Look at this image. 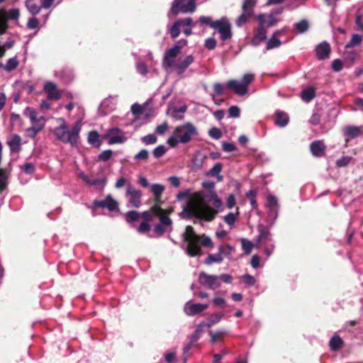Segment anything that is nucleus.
<instances>
[{
  "mask_svg": "<svg viewBox=\"0 0 363 363\" xmlns=\"http://www.w3.org/2000/svg\"><path fill=\"white\" fill-rule=\"evenodd\" d=\"M208 197L215 208L206 202L202 193L195 192L189 197L179 216L184 220L196 218L206 222L213 220L218 213L217 209L221 208L223 203L214 190L209 192Z\"/></svg>",
  "mask_w": 363,
  "mask_h": 363,
  "instance_id": "f257e3e1",
  "label": "nucleus"
},
{
  "mask_svg": "<svg viewBox=\"0 0 363 363\" xmlns=\"http://www.w3.org/2000/svg\"><path fill=\"white\" fill-rule=\"evenodd\" d=\"M183 240L186 244L185 252L191 257H199L203 255L201 246L213 247L211 239L203 234L199 235L191 225H187L183 234Z\"/></svg>",
  "mask_w": 363,
  "mask_h": 363,
  "instance_id": "f03ea898",
  "label": "nucleus"
},
{
  "mask_svg": "<svg viewBox=\"0 0 363 363\" xmlns=\"http://www.w3.org/2000/svg\"><path fill=\"white\" fill-rule=\"evenodd\" d=\"M198 135L196 126L190 122L177 125L167 140V143L172 147H176L179 143L186 144Z\"/></svg>",
  "mask_w": 363,
  "mask_h": 363,
  "instance_id": "7ed1b4c3",
  "label": "nucleus"
},
{
  "mask_svg": "<svg viewBox=\"0 0 363 363\" xmlns=\"http://www.w3.org/2000/svg\"><path fill=\"white\" fill-rule=\"evenodd\" d=\"M60 125L54 130L57 138L65 143L74 146L77 143L82 124L80 121L76 122L72 129L69 131L67 124L62 118H60Z\"/></svg>",
  "mask_w": 363,
  "mask_h": 363,
  "instance_id": "20e7f679",
  "label": "nucleus"
},
{
  "mask_svg": "<svg viewBox=\"0 0 363 363\" xmlns=\"http://www.w3.org/2000/svg\"><path fill=\"white\" fill-rule=\"evenodd\" d=\"M199 23L201 25H208L211 28L217 30L220 34V38L223 41L232 38L231 26L226 18L213 21L210 16H201L199 19Z\"/></svg>",
  "mask_w": 363,
  "mask_h": 363,
  "instance_id": "39448f33",
  "label": "nucleus"
},
{
  "mask_svg": "<svg viewBox=\"0 0 363 363\" xmlns=\"http://www.w3.org/2000/svg\"><path fill=\"white\" fill-rule=\"evenodd\" d=\"M23 115L30 119L33 125L26 130V135L28 137L34 138L44 127V117L39 116L37 111L31 107H26L23 111Z\"/></svg>",
  "mask_w": 363,
  "mask_h": 363,
  "instance_id": "423d86ee",
  "label": "nucleus"
},
{
  "mask_svg": "<svg viewBox=\"0 0 363 363\" xmlns=\"http://www.w3.org/2000/svg\"><path fill=\"white\" fill-rule=\"evenodd\" d=\"M196 0H174L170 12L174 16L179 13H192L196 11Z\"/></svg>",
  "mask_w": 363,
  "mask_h": 363,
  "instance_id": "0eeeda50",
  "label": "nucleus"
},
{
  "mask_svg": "<svg viewBox=\"0 0 363 363\" xmlns=\"http://www.w3.org/2000/svg\"><path fill=\"white\" fill-rule=\"evenodd\" d=\"M256 5L255 0H245L242 6V13L236 20V25L238 26H241L247 22L255 14L254 9Z\"/></svg>",
  "mask_w": 363,
  "mask_h": 363,
  "instance_id": "6e6552de",
  "label": "nucleus"
},
{
  "mask_svg": "<svg viewBox=\"0 0 363 363\" xmlns=\"http://www.w3.org/2000/svg\"><path fill=\"white\" fill-rule=\"evenodd\" d=\"M198 281L202 286L212 290H215L220 286L218 276L208 274L204 272H200Z\"/></svg>",
  "mask_w": 363,
  "mask_h": 363,
  "instance_id": "1a4fd4ad",
  "label": "nucleus"
},
{
  "mask_svg": "<svg viewBox=\"0 0 363 363\" xmlns=\"http://www.w3.org/2000/svg\"><path fill=\"white\" fill-rule=\"evenodd\" d=\"M194 26L193 20L191 17L180 18L175 21L169 30V34L172 39L177 38L180 34V28L182 26L192 27Z\"/></svg>",
  "mask_w": 363,
  "mask_h": 363,
  "instance_id": "9d476101",
  "label": "nucleus"
},
{
  "mask_svg": "<svg viewBox=\"0 0 363 363\" xmlns=\"http://www.w3.org/2000/svg\"><path fill=\"white\" fill-rule=\"evenodd\" d=\"M125 196L130 197L129 203L132 206L139 208L141 206L142 191L130 184L127 186Z\"/></svg>",
  "mask_w": 363,
  "mask_h": 363,
  "instance_id": "9b49d317",
  "label": "nucleus"
},
{
  "mask_svg": "<svg viewBox=\"0 0 363 363\" xmlns=\"http://www.w3.org/2000/svg\"><path fill=\"white\" fill-rule=\"evenodd\" d=\"M93 206L94 208H106L110 211L118 210V203L111 194L107 195L104 200L94 201Z\"/></svg>",
  "mask_w": 363,
  "mask_h": 363,
  "instance_id": "f8f14e48",
  "label": "nucleus"
},
{
  "mask_svg": "<svg viewBox=\"0 0 363 363\" xmlns=\"http://www.w3.org/2000/svg\"><path fill=\"white\" fill-rule=\"evenodd\" d=\"M160 223L154 228L155 235L157 238L162 237L167 230V227L172 228V220L169 217L160 216Z\"/></svg>",
  "mask_w": 363,
  "mask_h": 363,
  "instance_id": "ddd939ff",
  "label": "nucleus"
},
{
  "mask_svg": "<svg viewBox=\"0 0 363 363\" xmlns=\"http://www.w3.org/2000/svg\"><path fill=\"white\" fill-rule=\"evenodd\" d=\"M62 90L58 89L55 83L47 82V100L58 101L62 98Z\"/></svg>",
  "mask_w": 363,
  "mask_h": 363,
  "instance_id": "4468645a",
  "label": "nucleus"
},
{
  "mask_svg": "<svg viewBox=\"0 0 363 363\" xmlns=\"http://www.w3.org/2000/svg\"><path fill=\"white\" fill-rule=\"evenodd\" d=\"M120 129L118 128H111L108 133L104 136V138H108V144L123 143L125 140L123 135H119Z\"/></svg>",
  "mask_w": 363,
  "mask_h": 363,
  "instance_id": "2eb2a0df",
  "label": "nucleus"
},
{
  "mask_svg": "<svg viewBox=\"0 0 363 363\" xmlns=\"http://www.w3.org/2000/svg\"><path fill=\"white\" fill-rule=\"evenodd\" d=\"M208 307L206 304L202 303H191V302H187L185 305L184 311L186 315H195L201 313Z\"/></svg>",
  "mask_w": 363,
  "mask_h": 363,
  "instance_id": "dca6fc26",
  "label": "nucleus"
},
{
  "mask_svg": "<svg viewBox=\"0 0 363 363\" xmlns=\"http://www.w3.org/2000/svg\"><path fill=\"white\" fill-rule=\"evenodd\" d=\"M226 87L238 96H244L248 91V89L245 85L234 79L229 80L226 84Z\"/></svg>",
  "mask_w": 363,
  "mask_h": 363,
  "instance_id": "f3484780",
  "label": "nucleus"
},
{
  "mask_svg": "<svg viewBox=\"0 0 363 363\" xmlns=\"http://www.w3.org/2000/svg\"><path fill=\"white\" fill-rule=\"evenodd\" d=\"M194 57L189 55L184 59H179L175 64V69L179 74H183L186 69L194 62Z\"/></svg>",
  "mask_w": 363,
  "mask_h": 363,
  "instance_id": "a211bd4d",
  "label": "nucleus"
},
{
  "mask_svg": "<svg viewBox=\"0 0 363 363\" xmlns=\"http://www.w3.org/2000/svg\"><path fill=\"white\" fill-rule=\"evenodd\" d=\"M326 146L321 140H315L310 145V150L312 155L317 157H323L325 155Z\"/></svg>",
  "mask_w": 363,
  "mask_h": 363,
  "instance_id": "6ab92c4d",
  "label": "nucleus"
},
{
  "mask_svg": "<svg viewBox=\"0 0 363 363\" xmlns=\"http://www.w3.org/2000/svg\"><path fill=\"white\" fill-rule=\"evenodd\" d=\"M363 131V127L359 126H347L344 129V135L345 138V143H347L350 140L354 139L359 136Z\"/></svg>",
  "mask_w": 363,
  "mask_h": 363,
  "instance_id": "aec40b11",
  "label": "nucleus"
},
{
  "mask_svg": "<svg viewBox=\"0 0 363 363\" xmlns=\"http://www.w3.org/2000/svg\"><path fill=\"white\" fill-rule=\"evenodd\" d=\"M315 51L318 60H323L327 59L329 57L331 52L330 45L325 41L322 42L316 47Z\"/></svg>",
  "mask_w": 363,
  "mask_h": 363,
  "instance_id": "412c9836",
  "label": "nucleus"
},
{
  "mask_svg": "<svg viewBox=\"0 0 363 363\" xmlns=\"http://www.w3.org/2000/svg\"><path fill=\"white\" fill-rule=\"evenodd\" d=\"M187 44V40L182 39L179 40L172 48L166 50L164 55L171 58H175L181 52V50Z\"/></svg>",
  "mask_w": 363,
  "mask_h": 363,
  "instance_id": "4be33fe9",
  "label": "nucleus"
},
{
  "mask_svg": "<svg viewBox=\"0 0 363 363\" xmlns=\"http://www.w3.org/2000/svg\"><path fill=\"white\" fill-rule=\"evenodd\" d=\"M267 30L263 25H259L253 38L252 39V45L257 46L261 42L264 41L267 38Z\"/></svg>",
  "mask_w": 363,
  "mask_h": 363,
  "instance_id": "5701e85b",
  "label": "nucleus"
},
{
  "mask_svg": "<svg viewBox=\"0 0 363 363\" xmlns=\"http://www.w3.org/2000/svg\"><path fill=\"white\" fill-rule=\"evenodd\" d=\"M258 231L259 234L257 238V242L263 243L272 240V235L269 227L260 225L258 226Z\"/></svg>",
  "mask_w": 363,
  "mask_h": 363,
  "instance_id": "b1692460",
  "label": "nucleus"
},
{
  "mask_svg": "<svg viewBox=\"0 0 363 363\" xmlns=\"http://www.w3.org/2000/svg\"><path fill=\"white\" fill-rule=\"evenodd\" d=\"M7 145L11 152L18 153L21 150V138L18 135H13L8 141Z\"/></svg>",
  "mask_w": 363,
  "mask_h": 363,
  "instance_id": "393cba45",
  "label": "nucleus"
},
{
  "mask_svg": "<svg viewBox=\"0 0 363 363\" xmlns=\"http://www.w3.org/2000/svg\"><path fill=\"white\" fill-rule=\"evenodd\" d=\"M174 211V208L173 206H170L166 209H163L160 204L155 203L152 206V211L157 217L160 218V216H166L169 217Z\"/></svg>",
  "mask_w": 363,
  "mask_h": 363,
  "instance_id": "a878e982",
  "label": "nucleus"
},
{
  "mask_svg": "<svg viewBox=\"0 0 363 363\" xmlns=\"http://www.w3.org/2000/svg\"><path fill=\"white\" fill-rule=\"evenodd\" d=\"M41 5L38 6L34 3V0H26V6L30 13L35 15L39 13L40 8L45 6V0H40Z\"/></svg>",
  "mask_w": 363,
  "mask_h": 363,
  "instance_id": "bb28decb",
  "label": "nucleus"
},
{
  "mask_svg": "<svg viewBox=\"0 0 363 363\" xmlns=\"http://www.w3.org/2000/svg\"><path fill=\"white\" fill-rule=\"evenodd\" d=\"M289 117L286 113L281 111L276 113V118L274 123L280 127H285L289 123Z\"/></svg>",
  "mask_w": 363,
  "mask_h": 363,
  "instance_id": "cd10ccee",
  "label": "nucleus"
},
{
  "mask_svg": "<svg viewBox=\"0 0 363 363\" xmlns=\"http://www.w3.org/2000/svg\"><path fill=\"white\" fill-rule=\"evenodd\" d=\"M330 347L333 351H337L342 348L343 345V340L338 335H334L330 340Z\"/></svg>",
  "mask_w": 363,
  "mask_h": 363,
  "instance_id": "c85d7f7f",
  "label": "nucleus"
},
{
  "mask_svg": "<svg viewBox=\"0 0 363 363\" xmlns=\"http://www.w3.org/2000/svg\"><path fill=\"white\" fill-rule=\"evenodd\" d=\"M358 57L359 54L354 50H345L344 52V60L349 63V66L352 65Z\"/></svg>",
  "mask_w": 363,
  "mask_h": 363,
  "instance_id": "c756f323",
  "label": "nucleus"
},
{
  "mask_svg": "<svg viewBox=\"0 0 363 363\" xmlns=\"http://www.w3.org/2000/svg\"><path fill=\"white\" fill-rule=\"evenodd\" d=\"M88 142L90 145L99 147L101 145V141L99 139V134L98 132L93 130L89 133Z\"/></svg>",
  "mask_w": 363,
  "mask_h": 363,
  "instance_id": "7c9ffc66",
  "label": "nucleus"
},
{
  "mask_svg": "<svg viewBox=\"0 0 363 363\" xmlns=\"http://www.w3.org/2000/svg\"><path fill=\"white\" fill-rule=\"evenodd\" d=\"M315 96V89L313 87H308L301 91V96L303 101L306 102L311 101Z\"/></svg>",
  "mask_w": 363,
  "mask_h": 363,
  "instance_id": "2f4dec72",
  "label": "nucleus"
},
{
  "mask_svg": "<svg viewBox=\"0 0 363 363\" xmlns=\"http://www.w3.org/2000/svg\"><path fill=\"white\" fill-rule=\"evenodd\" d=\"M223 168V164L220 162L216 163L207 173L208 176L217 177L218 181L223 180V177L219 175Z\"/></svg>",
  "mask_w": 363,
  "mask_h": 363,
  "instance_id": "473e14b6",
  "label": "nucleus"
},
{
  "mask_svg": "<svg viewBox=\"0 0 363 363\" xmlns=\"http://www.w3.org/2000/svg\"><path fill=\"white\" fill-rule=\"evenodd\" d=\"M363 38L359 34H353L350 40L346 44L345 48L349 49L355 46H358L361 44Z\"/></svg>",
  "mask_w": 363,
  "mask_h": 363,
  "instance_id": "72a5a7b5",
  "label": "nucleus"
},
{
  "mask_svg": "<svg viewBox=\"0 0 363 363\" xmlns=\"http://www.w3.org/2000/svg\"><path fill=\"white\" fill-rule=\"evenodd\" d=\"M223 313H214L209 316L208 322L205 323L204 325L207 328H210L214 324L218 323L223 318Z\"/></svg>",
  "mask_w": 363,
  "mask_h": 363,
  "instance_id": "f704fd0d",
  "label": "nucleus"
},
{
  "mask_svg": "<svg viewBox=\"0 0 363 363\" xmlns=\"http://www.w3.org/2000/svg\"><path fill=\"white\" fill-rule=\"evenodd\" d=\"M223 259V256H221L220 253L218 252L216 254L208 255L204 261V264L210 265L213 262H221Z\"/></svg>",
  "mask_w": 363,
  "mask_h": 363,
  "instance_id": "c9c22d12",
  "label": "nucleus"
},
{
  "mask_svg": "<svg viewBox=\"0 0 363 363\" xmlns=\"http://www.w3.org/2000/svg\"><path fill=\"white\" fill-rule=\"evenodd\" d=\"M18 66V61L16 57H12L8 60L6 64L4 67V69L8 72L14 70Z\"/></svg>",
  "mask_w": 363,
  "mask_h": 363,
  "instance_id": "e433bc0d",
  "label": "nucleus"
},
{
  "mask_svg": "<svg viewBox=\"0 0 363 363\" xmlns=\"http://www.w3.org/2000/svg\"><path fill=\"white\" fill-rule=\"evenodd\" d=\"M140 218V213L136 211H129L125 214V219L127 223L137 221Z\"/></svg>",
  "mask_w": 363,
  "mask_h": 363,
  "instance_id": "4c0bfd02",
  "label": "nucleus"
},
{
  "mask_svg": "<svg viewBox=\"0 0 363 363\" xmlns=\"http://www.w3.org/2000/svg\"><path fill=\"white\" fill-rule=\"evenodd\" d=\"M281 43L280 40H279L276 36L272 35L268 40L267 45H266V50H269L273 48H278L281 45Z\"/></svg>",
  "mask_w": 363,
  "mask_h": 363,
  "instance_id": "58836bf2",
  "label": "nucleus"
},
{
  "mask_svg": "<svg viewBox=\"0 0 363 363\" xmlns=\"http://www.w3.org/2000/svg\"><path fill=\"white\" fill-rule=\"evenodd\" d=\"M206 328L204 325V322L201 323L196 326V328L191 337L192 342H196L201 336L202 333L204 331V328Z\"/></svg>",
  "mask_w": 363,
  "mask_h": 363,
  "instance_id": "ea45409f",
  "label": "nucleus"
},
{
  "mask_svg": "<svg viewBox=\"0 0 363 363\" xmlns=\"http://www.w3.org/2000/svg\"><path fill=\"white\" fill-rule=\"evenodd\" d=\"M309 28L308 23L306 20L303 19L295 24V28L299 33L306 32Z\"/></svg>",
  "mask_w": 363,
  "mask_h": 363,
  "instance_id": "a19ab883",
  "label": "nucleus"
},
{
  "mask_svg": "<svg viewBox=\"0 0 363 363\" xmlns=\"http://www.w3.org/2000/svg\"><path fill=\"white\" fill-rule=\"evenodd\" d=\"M267 205L271 211H276L278 206L277 199L273 195L267 196Z\"/></svg>",
  "mask_w": 363,
  "mask_h": 363,
  "instance_id": "79ce46f5",
  "label": "nucleus"
},
{
  "mask_svg": "<svg viewBox=\"0 0 363 363\" xmlns=\"http://www.w3.org/2000/svg\"><path fill=\"white\" fill-rule=\"evenodd\" d=\"M242 248L245 252V254L250 255L252 249V243L250 240L242 238L241 239Z\"/></svg>",
  "mask_w": 363,
  "mask_h": 363,
  "instance_id": "37998d69",
  "label": "nucleus"
},
{
  "mask_svg": "<svg viewBox=\"0 0 363 363\" xmlns=\"http://www.w3.org/2000/svg\"><path fill=\"white\" fill-rule=\"evenodd\" d=\"M167 152V148L164 145H160L155 147L152 152L153 156L158 159L162 157Z\"/></svg>",
  "mask_w": 363,
  "mask_h": 363,
  "instance_id": "c03bdc74",
  "label": "nucleus"
},
{
  "mask_svg": "<svg viewBox=\"0 0 363 363\" xmlns=\"http://www.w3.org/2000/svg\"><path fill=\"white\" fill-rule=\"evenodd\" d=\"M233 250V247L228 244L225 246H220L218 248V251L220 253L221 256L223 255L226 257H230Z\"/></svg>",
  "mask_w": 363,
  "mask_h": 363,
  "instance_id": "a18cd8bd",
  "label": "nucleus"
},
{
  "mask_svg": "<svg viewBox=\"0 0 363 363\" xmlns=\"http://www.w3.org/2000/svg\"><path fill=\"white\" fill-rule=\"evenodd\" d=\"M151 190L154 196H162L163 191H164V186L162 184H154L151 186Z\"/></svg>",
  "mask_w": 363,
  "mask_h": 363,
  "instance_id": "49530a36",
  "label": "nucleus"
},
{
  "mask_svg": "<svg viewBox=\"0 0 363 363\" xmlns=\"http://www.w3.org/2000/svg\"><path fill=\"white\" fill-rule=\"evenodd\" d=\"M155 214L152 211V206L149 211H145L140 213V216L144 220V222H150L153 220Z\"/></svg>",
  "mask_w": 363,
  "mask_h": 363,
  "instance_id": "de8ad7c7",
  "label": "nucleus"
},
{
  "mask_svg": "<svg viewBox=\"0 0 363 363\" xmlns=\"http://www.w3.org/2000/svg\"><path fill=\"white\" fill-rule=\"evenodd\" d=\"M145 108L139 104H134L131 106V111L135 117H138L144 111Z\"/></svg>",
  "mask_w": 363,
  "mask_h": 363,
  "instance_id": "09e8293b",
  "label": "nucleus"
},
{
  "mask_svg": "<svg viewBox=\"0 0 363 363\" xmlns=\"http://www.w3.org/2000/svg\"><path fill=\"white\" fill-rule=\"evenodd\" d=\"M149 157V152L147 150L143 149L134 156V159L138 161H146Z\"/></svg>",
  "mask_w": 363,
  "mask_h": 363,
  "instance_id": "8fccbe9b",
  "label": "nucleus"
},
{
  "mask_svg": "<svg viewBox=\"0 0 363 363\" xmlns=\"http://www.w3.org/2000/svg\"><path fill=\"white\" fill-rule=\"evenodd\" d=\"M255 75L253 74H245L241 80V83L248 89V86L254 81Z\"/></svg>",
  "mask_w": 363,
  "mask_h": 363,
  "instance_id": "3c124183",
  "label": "nucleus"
},
{
  "mask_svg": "<svg viewBox=\"0 0 363 363\" xmlns=\"http://www.w3.org/2000/svg\"><path fill=\"white\" fill-rule=\"evenodd\" d=\"M112 155H113L112 150H104L101 154L99 155L98 160L106 162L111 159Z\"/></svg>",
  "mask_w": 363,
  "mask_h": 363,
  "instance_id": "603ef678",
  "label": "nucleus"
},
{
  "mask_svg": "<svg viewBox=\"0 0 363 363\" xmlns=\"http://www.w3.org/2000/svg\"><path fill=\"white\" fill-rule=\"evenodd\" d=\"M225 335V333L223 331H217L216 333L210 332L211 335V341L213 343H215L217 340H220Z\"/></svg>",
  "mask_w": 363,
  "mask_h": 363,
  "instance_id": "864d4df0",
  "label": "nucleus"
},
{
  "mask_svg": "<svg viewBox=\"0 0 363 363\" xmlns=\"http://www.w3.org/2000/svg\"><path fill=\"white\" fill-rule=\"evenodd\" d=\"M352 160L350 157H342L336 161V166L338 167H344L349 164Z\"/></svg>",
  "mask_w": 363,
  "mask_h": 363,
  "instance_id": "5fc2aeb1",
  "label": "nucleus"
},
{
  "mask_svg": "<svg viewBox=\"0 0 363 363\" xmlns=\"http://www.w3.org/2000/svg\"><path fill=\"white\" fill-rule=\"evenodd\" d=\"M208 135L212 138L216 139V140L220 139L222 136L220 130L216 127L212 128L209 130Z\"/></svg>",
  "mask_w": 363,
  "mask_h": 363,
  "instance_id": "6e6d98bb",
  "label": "nucleus"
},
{
  "mask_svg": "<svg viewBox=\"0 0 363 363\" xmlns=\"http://www.w3.org/2000/svg\"><path fill=\"white\" fill-rule=\"evenodd\" d=\"M217 45V42L214 38H208L205 40L204 46L206 49L213 50Z\"/></svg>",
  "mask_w": 363,
  "mask_h": 363,
  "instance_id": "4d7b16f0",
  "label": "nucleus"
},
{
  "mask_svg": "<svg viewBox=\"0 0 363 363\" xmlns=\"http://www.w3.org/2000/svg\"><path fill=\"white\" fill-rule=\"evenodd\" d=\"M142 141L146 145L155 144L157 137L153 134H149L142 138Z\"/></svg>",
  "mask_w": 363,
  "mask_h": 363,
  "instance_id": "13d9d810",
  "label": "nucleus"
},
{
  "mask_svg": "<svg viewBox=\"0 0 363 363\" xmlns=\"http://www.w3.org/2000/svg\"><path fill=\"white\" fill-rule=\"evenodd\" d=\"M173 59L174 58H171V57L164 55L163 61H162L163 67L165 68H169V67H175L176 63L174 62Z\"/></svg>",
  "mask_w": 363,
  "mask_h": 363,
  "instance_id": "bf43d9fd",
  "label": "nucleus"
},
{
  "mask_svg": "<svg viewBox=\"0 0 363 363\" xmlns=\"http://www.w3.org/2000/svg\"><path fill=\"white\" fill-rule=\"evenodd\" d=\"M228 113L231 118H238L240 116V110L238 106H233L229 108Z\"/></svg>",
  "mask_w": 363,
  "mask_h": 363,
  "instance_id": "052dcab7",
  "label": "nucleus"
},
{
  "mask_svg": "<svg viewBox=\"0 0 363 363\" xmlns=\"http://www.w3.org/2000/svg\"><path fill=\"white\" fill-rule=\"evenodd\" d=\"M169 128V125L167 123H163L157 126L156 129H155V132L156 133H157L158 135H164L167 130H168Z\"/></svg>",
  "mask_w": 363,
  "mask_h": 363,
  "instance_id": "680f3d73",
  "label": "nucleus"
},
{
  "mask_svg": "<svg viewBox=\"0 0 363 363\" xmlns=\"http://www.w3.org/2000/svg\"><path fill=\"white\" fill-rule=\"evenodd\" d=\"M21 169L23 170V172L26 173V174H31L34 172L35 171V167L34 165L30 163V162H28V163H26L24 164Z\"/></svg>",
  "mask_w": 363,
  "mask_h": 363,
  "instance_id": "e2e57ef3",
  "label": "nucleus"
},
{
  "mask_svg": "<svg viewBox=\"0 0 363 363\" xmlns=\"http://www.w3.org/2000/svg\"><path fill=\"white\" fill-rule=\"evenodd\" d=\"M224 220L229 225H234L236 220L235 214L233 213H228L226 216H225Z\"/></svg>",
  "mask_w": 363,
  "mask_h": 363,
  "instance_id": "0e129e2a",
  "label": "nucleus"
},
{
  "mask_svg": "<svg viewBox=\"0 0 363 363\" xmlns=\"http://www.w3.org/2000/svg\"><path fill=\"white\" fill-rule=\"evenodd\" d=\"M20 13L18 9H13L9 11L7 18L10 20H17L19 17Z\"/></svg>",
  "mask_w": 363,
  "mask_h": 363,
  "instance_id": "69168bd1",
  "label": "nucleus"
},
{
  "mask_svg": "<svg viewBox=\"0 0 363 363\" xmlns=\"http://www.w3.org/2000/svg\"><path fill=\"white\" fill-rule=\"evenodd\" d=\"M150 230V225L147 222H142L138 228V232L140 233H145L149 232Z\"/></svg>",
  "mask_w": 363,
  "mask_h": 363,
  "instance_id": "338daca9",
  "label": "nucleus"
},
{
  "mask_svg": "<svg viewBox=\"0 0 363 363\" xmlns=\"http://www.w3.org/2000/svg\"><path fill=\"white\" fill-rule=\"evenodd\" d=\"M332 69L335 72L341 71L342 69V62L339 59H336V60H333V64H332Z\"/></svg>",
  "mask_w": 363,
  "mask_h": 363,
  "instance_id": "774afa93",
  "label": "nucleus"
}]
</instances>
